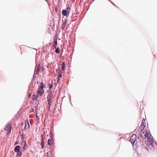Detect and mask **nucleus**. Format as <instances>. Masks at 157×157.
<instances>
[{"label":"nucleus","mask_w":157,"mask_h":157,"mask_svg":"<svg viewBox=\"0 0 157 157\" xmlns=\"http://www.w3.org/2000/svg\"><path fill=\"white\" fill-rule=\"evenodd\" d=\"M40 96V94H39L38 92H37V94L36 95V99H37L39 97V96Z\"/></svg>","instance_id":"obj_22"},{"label":"nucleus","mask_w":157,"mask_h":157,"mask_svg":"<svg viewBox=\"0 0 157 157\" xmlns=\"http://www.w3.org/2000/svg\"><path fill=\"white\" fill-rule=\"evenodd\" d=\"M20 147L19 146H16L14 149L15 151L16 152H17V151H20Z\"/></svg>","instance_id":"obj_10"},{"label":"nucleus","mask_w":157,"mask_h":157,"mask_svg":"<svg viewBox=\"0 0 157 157\" xmlns=\"http://www.w3.org/2000/svg\"><path fill=\"white\" fill-rule=\"evenodd\" d=\"M29 127V121H27L25 123V128H28Z\"/></svg>","instance_id":"obj_8"},{"label":"nucleus","mask_w":157,"mask_h":157,"mask_svg":"<svg viewBox=\"0 0 157 157\" xmlns=\"http://www.w3.org/2000/svg\"><path fill=\"white\" fill-rule=\"evenodd\" d=\"M145 124V120L143 119L142 121V122L140 127V130L147 129L146 127Z\"/></svg>","instance_id":"obj_6"},{"label":"nucleus","mask_w":157,"mask_h":157,"mask_svg":"<svg viewBox=\"0 0 157 157\" xmlns=\"http://www.w3.org/2000/svg\"><path fill=\"white\" fill-rule=\"evenodd\" d=\"M66 21H64L63 22V24L62 25V29L63 30H64L65 28L66 25Z\"/></svg>","instance_id":"obj_9"},{"label":"nucleus","mask_w":157,"mask_h":157,"mask_svg":"<svg viewBox=\"0 0 157 157\" xmlns=\"http://www.w3.org/2000/svg\"><path fill=\"white\" fill-rule=\"evenodd\" d=\"M36 117H38V116H37V114L36 113Z\"/></svg>","instance_id":"obj_26"},{"label":"nucleus","mask_w":157,"mask_h":157,"mask_svg":"<svg viewBox=\"0 0 157 157\" xmlns=\"http://www.w3.org/2000/svg\"><path fill=\"white\" fill-rule=\"evenodd\" d=\"M44 141H41V148L42 149H43L44 147Z\"/></svg>","instance_id":"obj_15"},{"label":"nucleus","mask_w":157,"mask_h":157,"mask_svg":"<svg viewBox=\"0 0 157 157\" xmlns=\"http://www.w3.org/2000/svg\"><path fill=\"white\" fill-rule=\"evenodd\" d=\"M140 130V136L144 140L147 139L148 141L151 143L153 142L150 135L149 130L147 129Z\"/></svg>","instance_id":"obj_1"},{"label":"nucleus","mask_w":157,"mask_h":157,"mask_svg":"<svg viewBox=\"0 0 157 157\" xmlns=\"http://www.w3.org/2000/svg\"><path fill=\"white\" fill-rule=\"evenodd\" d=\"M65 67V64L64 62H63V64L62 66V70H63Z\"/></svg>","instance_id":"obj_19"},{"label":"nucleus","mask_w":157,"mask_h":157,"mask_svg":"<svg viewBox=\"0 0 157 157\" xmlns=\"http://www.w3.org/2000/svg\"><path fill=\"white\" fill-rule=\"evenodd\" d=\"M40 66L37 67V69L35 72V74H38L40 70Z\"/></svg>","instance_id":"obj_12"},{"label":"nucleus","mask_w":157,"mask_h":157,"mask_svg":"<svg viewBox=\"0 0 157 157\" xmlns=\"http://www.w3.org/2000/svg\"><path fill=\"white\" fill-rule=\"evenodd\" d=\"M32 99L33 100H37L35 94H33L32 97Z\"/></svg>","instance_id":"obj_13"},{"label":"nucleus","mask_w":157,"mask_h":157,"mask_svg":"<svg viewBox=\"0 0 157 157\" xmlns=\"http://www.w3.org/2000/svg\"><path fill=\"white\" fill-rule=\"evenodd\" d=\"M54 46L55 48H56L57 45V38H55L53 39Z\"/></svg>","instance_id":"obj_7"},{"label":"nucleus","mask_w":157,"mask_h":157,"mask_svg":"<svg viewBox=\"0 0 157 157\" xmlns=\"http://www.w3.org/2000/svg\"><path fill=\"white\" fill-rule=\"evenodd\" d=\"M70 10V8H67V10H66V11H67V12L68 13V14H69Z\"/></svg>","instance_id":"obj_21"},{"label":"nucleus","mask_w":157,"mask_h":157,"mask_svg":"<svg viewBox=\"0 0 157 157\" xmlns=\"http://www.w3.org/2000/svg\"><path fill=\"white\" fill-rule=\"evenodd\" d=\"M17 156H20L22 155V153L21 151H17Z\"/></svg>","instance_id":"obj_14"},{"label":"nucleus","mask_w":157,"mask_h":157,"mask_svg":"<svg viewBox=\"0 0 157 157\" xmlns=\"http://www.w3.org/2000/svg\"><path fill=\"white\" fill-rule=\"evenodd\" d=\"M62 71L59 70V75L58 76L59 77H62Z\"/></svg>","instance_id":"obj_17"},{"label":"nucleus","mask_w":157,"mask_h":157,"mask_svg":"<svg viewBox=\"0 0 157 157\" xmlns=\"http://www.w3.org/2000/svg\"><path fill=\"white\" fill-rule=\"evenodd\" d=\"M12 125L10 123H8L4 127V129L6 131H7V133L10 134L11 132Z\"/></svg>","instance_id":"obj_4"},{"label":"nucleus","mask_w":157,"mask_h":157,"mask_svg":"<svg viewBox=\"0 0 157 157\" xmlns=\"http://www.w3.org/2000/svg\"><path fill=\"white\" fill-rule=\"evenodd\" d=\"M55 48L56 49L55 50V52L56 53H59V48H57V47H56V48Z\"/></svg>","instance_id":"obj_16"},{"label":"nucleus","mask_w":157,"mask_h":157,"mask_svg":"<svg viewBox=\"0 0 157 157\" xmlns=\"http://www.w3.org/2000/svg\"><path fill=\"white\" fill-rule=\"evenodd\" d=\"M41 141H44V136L43 135H42L41 136Z\"/></svg>","instance_id":"obj_20"},{"label":"nucleus","mask_w":157,"mask_h":157,"mask_svg":"<svg viewBox=\"0 0 157 157\" xmlns=\"http://www.w3.org/2000/svg\"><path fill=\"white\" fill-rule=\"evenodd\" d=\"M53 87V84H51L49 86V89L50 90H51V89Z\"/></svg>","instance_id":"obj_23"},{"label":"nucleus","mask_w":157,"mask_h":157,"mask_svg":"<svg viewBox=\"0 0 157 157\" xmlns=\"http://www.w3.org/2000/svg\"><path fill=\"white\" fill-rule=\"evenodd\" d=\"M48 145H50L51 144V140L48 139Z\"/></svg>","instance_id":"obj_18"},{"label":"nucleus","mask_w":157,"mask_h":157,"mask_svg":"<svg viewBox=\"0 0 157 157\" xmlns=\"http://www.w3.org/2000/svg\"><path fill=\"white\" fill-rule=\"evenodd\" d=\"M31 94H29V98H30V97H31Z\"/></svg>","instance_id":"obj_25"},{"label":"nucleus","mask_w":157,"mask_h":157,"mask_svg":"<svg viewBox=\"0 0 157 157\" xmlns=\"http://www.w3.org/2000/svg\"><path fill=\"white\" fill-rule=\"evenodd\" d=\"M61 77H59V76H58V80H57V82H59V80H60V79H61Z\"/></svg>","instance_id":"obj_24"},{"label":"nucleus","mask_w":157,"mask_h":157,"mask_svg":"<svg viewBox=\"0 0 157 157\" xmlns=\"http://www.w3.org/2000/svg\"><path fill=\"white\" fill-rule=\"evenodd\" d=\"M45 87V86H44V84L43 82H40V86L38 89L37 91V92L40 94V96H42L44 92V88Z\"/></svg>","instance_id":"obj_2"},{"label":"nucleus","mask_w":157,"mask_h":157,"mask_svg":"<svg viewBox=\"0 0 157 157\" xmlns=\"http://www.w3.org/2000/svg\"><path fill=\"white\" fill-rule=\"evenodd\" d=\"M67 14H68V13L67 12V11H66V10H63L62 12V14L63 16H65Z\"/></svg>","instance_id":"obj_11"},{"label":"nucleus","mask_w":157,"mask_h":157,"mask_svg":"<svg viewBox=\"0 0 157 157\" xmlns=\"http://www.w3.org/2000/svg\"><path fill=\"white\" fill-rule=\"evenodd\" d=\"M53 98V95L52 93L50 94L47 97L48 105L49 106V108L50 109L51 105V102Z\"/></svg>","instance_id":"obj_5"},{"label":"nucleus","mask_w":157,"mask_h":157,"mask_svg":"<svg viewBox=\"0 0 157 157\" xmlns=\"http://www.w3.org/2000/svg\"><path fill=\"white\" fill-rule=\"evenodd\" d=\"M129 141L132 144L136 145L138 142L136 140V136L135 134H133L131 136Z\"/></svg>","instance_id":"obj_3"}]
</instances>
